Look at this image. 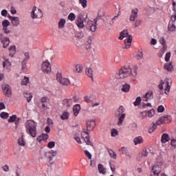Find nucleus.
<instances>
[{
  "label": "nucleus",
  "instance_id": "1",
  "mask_svg": "<svg viewBox=\"0 0 176 176\" xmlns=\"http://www.w3.org/2000/svg\"><path fill=\"white\" fill-rule=\"evenodd\" d=\"M138 71V67L135 66L133 69H131L130 66L122 67L116 74V79H124V78H134L137 76V72Z\"/></svg>",
  "mask_w": 176,
  "mask_h": 176
},
{
  "label": "nucleus",
  "instance_id": "2",
  "mask_svg": "<svg viewBox=\"0 0 176 176\" xmlns=\"http://www.w3.org/2000/svg\"><path fill=\"white\" fill-rule=\"evenodd\" d=\"M36 126H38V123L34 121V120H27L25 123L26 133L32 137V138H35V137H36V134H38Z\"/></svg>",
  "mask_w": 176,
  "mask_h": 176
},
{
  "label": "nucleus",
  "instance_id": "3",
  "mask_svg": "<svg viewBox=\"0 0 176 176\" xmlns=\"http://www.w3.org/2000/svg\"><path fill=\"white\" fill-rule=\"evenodd\" d=\"M124 38H126V39L124 40L125 46L123 49H130L133 41V36L129 35V31L127 30H124L120 33L119 39H123Z\"/></svg>",
  "mask_w": 176,
  "mask_h": 176
},
{
  "label": "nucleus",
  "instance_id": "4",
  "mask_svg": "<svg viewBox=\"0 0 176 176\" xmlns=\"http://www.w3.org/2000/svg\"><path fill=\"white\" fill-rule=\"evenodd\" d=\"M115 115L118 118V126H122L123 124V121L124 120V118H126V113H124V107L123 106H120L118 109L115 113Z\"/></svg>",
  "mask_w": 176,
  "mask_h": 176
},
{
  "label": "nucleus",
  "instance_id": "5",
  "mask_svg": "<svg viewBox=\"0 0 176 176\" xmlns=\"http://www.w3.org/2000/svg\"><path fill=\"white\" fill-rule=\"evenodd\" d=\"M56 80L60 83V85H62V86H69L71 85V81L69 79L67 78H63V74L61 72H58L56 74Z\"/></svg>",
  "mask_w": 176,
  "mask_h": 176
},
{
  "label": "nucleus",
  "instance_id": "6",
  "mask_svg": "<svg viewBox=\"0 0 176 176\" xmlns=\"http://www.w3.org/2000/svg\"><path fill=\"white\" fill-rule=\"evenodd\" d=\"M43 16V13H42V10H41V9L36 8V6L32 8L31 12L32 19H41Z\"/></svg>",
  "mask_w": 176,
  "mask_h": 176
},
{
  "label": "nucleus",
  "instance_id": "7",
  "mask_svg": "<svg viewBox=\"0 0 176 176\" xmlns=\"http://www.w3.org/2000/svg\"><path fill=\"white\" fill-rule=\"evenodd\" d=\"M41 70L44 74H50L52 72V67H50V63L48 60H45L41 64Z\"/></svg>",
  "mask_w": 176,
  "mask_h": 176
},
{
  "label": "nucleus",
  "instance_id": "8",
  "mask_svg": "<svg viewBox=\"0 0 176 176\" xmlns=\"http://www.w3.org/2000/svg\"><path fill=\"white\" fill-rule=\"evenodd\" d=\"M170 122H171V117L168 115H165L160 118V120H158L156 122V124H157V126H160V124H163L164 123L168 124V123H170Z\"/></svg>",
  "mask_w": 176,
  "mask_h": 176
},
{
  "label": "nucleus",
  "instance_id": "9",
  "mask_svg": "<svg viewBox=\"0 0 176 176\" xmlns=\"http://www.w3.org/2000/svg\"><path fill=\"white\" fill-rule=\"evenodd\" d=\"M3 93L6 97H12V87L8 84L3 85L1 87Z\"/></svg>",
  "mask_w": 176,
  "mask_h": 176
},
{
  "label": "nucleus",
  "instance_id": "10",
  "mask_svg": "<svg viewBox=\"0 0 176 176\" xmlns=\"http://www.w3.org/2000/svg\"><path fill=\"white\" fill-rule=\"evenodd\" d=\"M57 156V151L51 150L45 153V157L50 159V164H53V157Z\"/></svg>",
  "mask_w": 176,
  "mask_h": 176
},
{
  "label": "nucleus",
  "instance_id": "11",
  "mask_svg": "<svg viewBox=\"0 0 176 176\" xmlns=\"http://www.w3.org/2000/svg\"><path fill=\"white\" fill-rule=\"evenodd\" d=\"M76 24L80 29L85 28V23H83V15H82V14L78 15Z\"/></svg>",
  "mask_w": 176,
  "mask_h": 176
},
{
  "label": "nucleus",
  "instance_id": "12",
  "mask_svg": "<svg viewBox=\"0 0 176 176\" xmlns=\"http://www.w3.org/2000/svg\"><path fill=\"white\" fill-rule=\"evenodd\" d=\"M85 134L87 135L85 138L83 137ZM81 135H82V138H84V141L85 142H86L87 145H91V146H92L93 148L94 146L93 145V144H91V142L90 141V135H89V131L82 132Z\"/></svg>",
  "mask_w": 176,
  "mask_h": 176
},
{
  "label": "nucleus",
  "instance_id": "13",
  "mask_svg": "<svg viewBox=\"0 0 176 176\" xmlns=\"http://www.w3.org/2000/svg\"><path fill=\"white\" fill-rule=\"evenodd\" d=\"M162 173V168L157 165H155L153 166L151 176H159V174Z\"/></svg>",
  "mask_w": 176,
  "mask_h": 176
},
{
  "label": "nucleus",
  "instance_id": "14",
  "mask_svg": "<svg viewBox=\"0 0 176 176\" xmlns=\"http://www.w3.org/2000/svg\"><path fill=\"white\" fill-rule=\"evenodd\" d=\"M94 127H96V121L94 120H89L87 122V131H93Z\"/></svg>",
  "mask_w": 176,
  "mask_h": 176
},
{
  "label": "nucleus",
  "instance_id": "15",
  "mask_svg": "<svg viewBox=\"0 0 176 176\" xmlns=\"http://www.w3.org/2000/svg\"><path fill=\"white\" fill-rule=\"evenodd\" d=\"M0 38H1V43H3V47H4V49H6V47L9 46V43L10 41L8 37L3 36V34L0 35Z\"/></svg>",
  "mask_w": 176,
  "mask_h": 176
},
{
  "label": "nucleus",
  "instance_id": "16",
  "mask_svg": "<svg viewBox=\"0 0 176 176\" xmlns=\"http://www.w3.org/2000/svg\"><path fill=\"white\" fill-rule=\"evenodd\" d=\"M87 28H89L91 32H96L97 30V23L93 24L91 21L87 22V24L85 25Z\"/></svg>",
  "mask_w": 176,
  "mask_h": 176
},
{
  "label": "nucleus",
  "instance_id": "17",
  "mask_svg": "<svg viewBox=\"0 0 176 176\" xmlns=\"http://www.w3.org/2000/svg\"><path fill=\"white\" fill-rule=\"evenodd\" d=\"M138 17V9L131 10V15L129 16L130 21H135V19Z\"/></svg>",
  "mask_w": 176,
  "mask_h": 176
},
{
  "label": "nucleus",
  "instance_id": "18",
  "mask_svg": "<svg viewBox=\"0 0 176 176\" xmlns=\"http://www.w3.org/2000/svg\"><path fill=\"white\" fill-rule=\"evenodd\" d=\"M13 27H19L20 25V19L19 16H10Z\"/></svg>",
  "mask_w": 176,
  "mask_h": 176
},
{
  "label": "nucleus",
  "instance_id": "19",
  "mask_svg": "<svg viewBox=\"0 0 176 176\" xmlns=\"http://www.w3.org/2000/svg\"><path fill=\"white\" fill-rule=\"evenodd\" d=\"M164 69L168 71V72H173V71H174V66H173V62L166 63L164 65Z\"/></svg>",
  "mask_w": 176,
  "mask_h": 176
},
{
  "label": "nucleus",
  "instance_id": "20",
  "mask_svg": "<svg viewBox=\"0 0 176 176\" xmlns=\"http://www.w3.org/2000/svg\"><path fill=\"white\" fill-rule=\"evenodd\" d=\"M47 138H49V135L47 133H43L37 138L36 141L38 142H42V141H46Z\"/></svg>",
  "mask_w": 176,
  "mask_h": 176
},
{
  "label": "nucleus",
  "instance_id": "21",
  "mask_svg": "<svg viewBox=\"0 0 176 176\" xmlns=\"http://www.w3.org/2000/svg\"><path fill=\"white\" fill-rule=\"evenodd\" d=\"M80 111V104H77L75 106H74L73 112H74V116H78V115H79Z\"/></svg>",
  "mask_w": 176,
  "mask_h": 176
},
{
  "label": "nucleus",
  "instance_id": "22",
  "mask_svg": "<svg viewBox=\"0 0 176 176\" xmlns=\"http://www.w3.org/2000/svg\"><path fill=\"white\" fill-rule=\"evenodd\" d=\"M73 102L72 99H64L63 100V105H66V107H72Z\"/></svg>",
  "mask_w": 176,
  "mask_h": 176
},
{
  "label": "nucleus",
  "instance_id": "23",
  "mask_svg": "<svg viewBox=\"0 0 176 176\" xmlns=\"http://www.w3.org/2000/svg\"><path fill=\"white\" fill-rule=\"evenodd\" d=\"M10 52V57H14L16 54V46L15 45H11L9 48Z\"/></svg>",
  "mask_w": 176,
  "mask_h": 176
},
{
  "label": "nucleus",
  "instance_id": "24",
  "mask_svg": "<svg viewBox=\"0 0 176 176\" xmlns=\"http://www.w3.org/2000/svg\"><path fill=\"white\" fill-rule=\"evenodd\" d=\"M170 141V137L168 136V134L164 133L162 136L161 142L162 144H166V142Z\"/></svg>",
  "mask_w": 176,
  "mask_h": 176
},
{
  "label": "nucleus",
  "instance_id": "25",
  "mask_svg": "<svg viewBox=\"0 0 176 176\" xmlns=\"http://www.w3.org/2000/svg\"><path fill=\"white\" fill-rule=\"evenodd\" d=\"M175 25L174 24V22L169 21L168 25V30L170 32H174L175 31Z\"/></svg>",
  "mask_w": 176,
  "mask_h": 176
},
{
  "label": "nucleus",
  "instance_id": "26",
  "mask_svg": "<svg viewBox=\"0 0 176 176\" xmlns=\"http://www.w3.org/2000/svg\"><path fill=\"white\" fill-rule=\"evenodd\" d=\"M85 74L87 76H89V78H91V79H93V69L91 67H87L85 69Z\"/></svg>",
  "mask_w": 176,
  "mask_h": 176
},
{
  "label": "nucleus",
  "instance_id": "27",
  "mask_svg": "<svg viewBox=\"0 0 176 176\" xmlns=\"http://www.w3.org/2000/svg\"><path fill=\"white\" fill-rule=\"evenodd\" d=\"M10 65L12 64L9 62V60L6 59L5 61H3V68H6L8 71L10 70Z\"/></svg>",
  "mask_w": 176,
  "mask_h": 176
},
{
  "label": "nucleus",
  "instance_id": "28",
  "mask_svg": "<svg viewBox=\"0 0 176 176\" xmlns=\"http://www.w3.org/2000/svg\"><path fill=\"white\" fill-rule=\"evenodd\" d=\"M118 19H119V13L118 14V15L115 16L111 19L109 22V25H111V27H112L113 25H115V23H116V21H118Z\"/></svg>",
  "mask_w": 176,
  "mask_h": 176
},
{
  "label": "nucleus",
  "instance_id": "29",
  "mask_svg": "<svg viewBox=\"0 0 176 176\" xmlns=\"http://www.w3.org/2000/svg\"><path fill=\"white\" fill-rule=\"evenodd\" d=\"M144 101H148V100H152L153 98V95L152 94V92L149 93L147 92L146 94L144 96Z\"/></svg>",
  "mask_w": 176,
  "mask_h": 176
},
{
  "label": "nucleus",
  "instance_id": "30",
  "mask_svg": "<svg viewBox=\"0 0 176 176\" xmlns=\"http://www.w3.org/2000/svg\"><path fill=\"white\" fill-rule=\"evenodd\" d=\"M130 90V85L129 84H124L122 85V88L121 89V91H123V93H128Z\"/></svg>",
  "mask_w": 176,
  "mask_h": 176
},
{
  "label": "nucleus",
  "instance_id": "31",
  "mask_svg": "<svg viewBox=\"0 0 176 176\" xmlns=\"http://www.w3.org/2000/svg\"><path fill=\"white\" fill-rule=\"evenodd\" d=\"M17 143L20 146H25V142H24V135H22L21 138L18 140Z\"/></svg>",
  "mask_w": 176,
  "mask_h": 176
},
{
  "label": "nucleus",
  "instance_id": "32",
  "mask_svg": "<svg viewBox=\"0 0 176 176\" xmlns=\"http://www.w3.org/2000/svg\"><path fill=\"white\" fill-rule=\"evenodd\" d=\"M69 113H68V111L63 112L60 116V119H62V120H67L69 119Z\"/></svg>",
  "mask_w": 176,
  "mask_h": 176
},
{
  "label": "nucleus",
  "instance_id": "33",
  "mask_svg": "<svg viewBox=\"0 0 176 176\" xmlns=\"http://www.w3.org/2000/svg\"><path fill=\"white\" fill-rule=\"evenodd\" d=\"M98 168L99 173L100 174H105L107 173V171L104 168V166L102 164H98Z\"/></svg>",
  "mask_w": 176,
  "mask_h": 176
},
{
  "label": "nucleus",
  "instance_id": "34",
  "mask_svg": "<svg viewBox=\"0 0 176 176\" xmlns=\"http://www.w3.org/2000/svg\"><path fill=\"white\" fill-rule=\"evenodd\" d=\"M109 155L112 157V159H116V153L113 151V150L111 148H107Z\"/></svg>",
  "mask_w": 176,
  "mask_h": 176
},
{
  "label": "nucleus",
  "instance_id": "35",
  "mask_svg": "<svg viewBox=\"0 0 176 176\" xmlns=\"http://www.w3.org/2000/svg\"><path fill=\"white\" fill-rule=\"evenodd\" d=\"M65 19H61L59 22H58V28L63 29L64 28L65 25Z\"/></svg>",
  "mask_w": 176,
  "mask_h": 176
},
{
  "label": "nucleus",
  "instance_id": "36",
  "mask_svg": "<svg viewBox=\"0 0 176 176\" xmlns=\"http://www.w3.org/2000/svg\"><path fill=\"white\" fill-rule=\"evenodd\" d=\"M166 52H167V48H166V47H162L158 54V57H160V58H162V57H163V55L166 53Z\"/></svg>",
  "mask_w": 176,
  "mask_h": 176
},
{
  "label": "nucleus",
  "instance_id": "37",
  "mask_svg": "<svg viewBox=\"0 0 176 176\" xmlns=\"http://www.w3.org/2000/svg\"><path fill=\"white\" fill-rule=\"evenodd\" d=\"M41 102H42V107L43 108H46L47 107V104H46V102H47V98L43 97L41 98Z\"/></svg>",
  "mask_w": 176,
  "mask_h": 176
},
{
  "label": "nucleus",
  "instance_id": "38",
  "mask_svg": "<svg viewBox=\"0 0 176 176\" xmlns=\"http://www.w3.org/2000/svg\"><path fill=\"white\" fill-rule=\"evenodd\" d=\"M133 142L135 145L137 144H142V138L141 136L137 137L134 139Z\"/></svg>",
  "mask_w": 176,
  "mask_h": 176
},
{
  "label": "nucleus",
  "instance_id": "39",
  "mask_svg": "<svg viewBox=\"0 0 176 176\" xmlns=\"http://www.w3.org/2000/svg\"><path fill=\"white\" fill-rule=\"evenodd\" d=\"M24 97L27 98L28 102H30L32 100V95L28 92L24 93Z\"/></svg>",
  "mask_w": 176,
  "mask_h": 176
},
{
  "label": "nucleus",
  "instance_id": "40",
  "mask_svg": "<svg viewBox=\"0 0 176 176\" xmlns=\"http://www.w3.org/2000/svg\"><path fill=\"white\" fill-rule=\"evenodd\" d=\"M30 83V78L25 76V78L23 79L21 82L22 86H27Z\"/></svg>",
  "mask_w": 176,
  "mask_h": 176
},
{
  "label": "nucleus",
  "instance_id": "41",
  "mask_svg": "<svg viewBox=\"0 0 176 176\" xmlns=\"http://www.w3.org/2000/svg\"><path fill=\"white\" fill-rule=\"evenodd\" d=\"M160 43L161 45H162L163 47H165V49H167V44H166V39L164 38V37H161L160 38Z\"/></svg>",
  "mask_w": 176,
  "mask_h": 176
},
{
  "label": "nucleus",
  "instance_id": "42",
  "mask_svg": "<svg viewBox=\"0 0 176 176\" xmlns=\"http://www.w3.org/2000/svg\"><path fill=\"white\" fill-rule=\"evenodd\" d=\"M157 127V126L156 125V124L155 122H152V127H151L149 129L148 133H153V131H155Z\"/></svg>",
  "mask_w": 176,
  "mask_h": 176
},
{
  "label": "nucleus",
  "instance_id": "43",
  "mask_svg": "<svg viewBox=\"0 0 176 176\" xmlns=\"http://www.w3.org/2000/svg\"><path fill=\"white\" fill-rule=\"evenodd\" d=\"M141 101H142L141 97L139 96L136 98V100L133 102V104L135 105V107H138V105L141 104Z\"/></svg>",
  "mask_w": 176,
  "mask_h": 176
},
{
  "label": "nucleus",
  "instance_id": "44",
  "mask_svg": "<svg viewBox=\"0 0 176 176\" xmlns=\"http://www.w3.org/2000/svg\"><path fill=\"white\" fill-rule=\"evenodd\" d=\"M0 117L2 119H8V118H9V113H6V112H1L0 113Z\"/></svg>",
  "mask_w": 176,
  "mask_h": 176
},
{
  "label": "nucleus",
  "instance_id": "45",
  "mask_svg": "<svg viewBox=\"0 0 176 176\" xmlns=\"http://www.w3.org/2000/svg\"><path fill=\"white\" fill-rule=\"evenodd\" d=\"M17 118V116L16 115H12L8 119L9 123H13V122H15L16 119Z\"/></svg>",
  "mask_w": 176,
  "mask_h": 176
},
{
  "label": "nucleus",
  "instance_id": "46",
  "mask_svg": "<svg viewBox=\"0 0 176 176\" xmlns=\"http://www.w3.org/2000/svg\"><path fill=\"white\" fill-rule=\"evenodd\" d=\"M2 25H3V28L9 27V25H10V22H9L8 20L5 19L2 23Z\"/></svg>",
  "mask_w": 176,
  "mask_h": 176
},
{
  "label": "nucleus",
  "instance_id": "47",
  "mask_svg": "<svg viewBox=\"0 0 176 176\" xmlns=\"http://www.w3.org/2000/svg\"><path fill=\"white\" fill-rule=\"evenodd\" d=\"M143 57H144V53L142 52V51L138 52L136 56L137 60H142Z\"/></svg>",
  "mask_w": 176,
  "mask_h": 176
},
{
  "label": "nucleus",
  "instance_id": "48",
  "mask_svg": "<svg viewBox=\"0 0 176 176\" xmlns=\"http://www.w3.org/2000/svg\"><path fill=\"white\" fill-rule=\"evenodd\" d=\"M79 3L82 6V8L85 9L86 6H87V0H80Z\"/></svg>",
  "mask_w": 176,
  "mask_h": 176
},
{
  "label": "nucleus",
  "instance_id": "49",
  "mask_svg": "<svg viewBox=\"0 0 176 176\" xmlns=\"http://www.w3.org/2000/svg\"><path fill=\"white\" fill-rule=\"evenodd\" d=\"M148 117V118H152V116H155V109H152L150 111H148L147 113Z\"/></svg>",
  "mask_w": 176,
  "mask_h": 176
},
{
  "label": "nucleus",
  "instance_id": "50",
  "mask_svg": "<svg viewBox=\"0 0 176 176\" xmlns=\"http://www.w3.org/2000/svg\"><path fill=\"white\" fill-rule=\"evenodd\" d=\"M170 58H171V52L166 53L165 56V61H166V63H168V61H170Z\"/></svg>",
  "mask_w": 176,
  "mask_h": 176
},
{
  "label": "nucleus",
  "instance_id": "51",
  "mask_svg": "<svg viewBox=\"0 0 176 176\" xmlns=\"http://www.w3.org/2000/svg\"><path fill=\"white\" fill-rule=\"evenodd\" d=\"M75 14L74 13H70L68 16V19L70 20L71 21H74L75 20Z\"/></svg>",
  "mask_w": 176,
  "mask_h": 176
},
{
  "label": "nucleus",
  "instance_id": "52",
  "mask_svg": "<svg viewBox=\"0 0 176 176\" xmlns=\"http://www.w3.org/2000/svg\"><path fill=\"white\" fill-rule=\"evenodd\" d=\"M168 82H166V87L164 90L165 94H168V93H170V85H168Z\"/></svg>",
  "mask_w": 176,
  "mask_h": 176
},
{
  "label": "nucleus",
  "instance_id": "53",
  "mask_svg": "<svg viewBox=\"0 0 176 176\" xmlns=\"http://www.w3.org/2000/svg\"><path fill=\"white\" fill-rule=\"evenodd\" d=\"M82 65H76V72H82Z\"/></svg>",
  "mask_w": 176,
  "mask_h": 176
},
{
  "label": "nucleus",
  "instance_id": "54",
  "mask_svg": "<svg viewBox=\"0 0 176 176\" xmlns=\"http://www.w3.org/2000/svg\"><path fill=\"white\" fill-rule=\"evenodd\" d=\"M56 146V143L54 142H50L47 144V147L52 149V148H54Z\"/></svg>",
  "mask_w": 176,
  "mask_h": 176
},
{
  "label": "nucleus",
  "instance_id": "55",
  "mask_svg": "<svg viewBox=\"0 0 176 176\" xmlns=\"http://www.w3.org/2000/svg\"><path fill=\"white\" fill-rule=\"evenodd\" d=\"M118 130H116L115 129H112L111 137H116V135H118Z\"/></svg>",
  "mask_w": 176,
  "mask_h": 176
},
{
  "label": "nucleus",
  "instance_id": "56",
  "mask_svg": "<svg viewBox=\"0 0 176 176\" xmlns=\"http://www.w3.org/2000/svg\"><path fill=\"white\" fill-rule=\"evenodd\" d=\"M27 63V60H24V59L21 62L22 69H25V68H27V63Z\"/></svg>",
  "mask_w": 176,
  "mask_h": 176
},
{
  "label": "nucleus",
  "instance_id": "57",
  "mask_svg": "<svg viewBox=\"0 0 176 176\" xmlns=\"http://www.w3.org/2000/svg\"><path fill=\"white\" fill-rule=\"evenodd\" d=\"M157 112L159 113L164 112V106L163 105L159 106L157 108Z\"/></svg>",
  "mask_w": 176,
  "mask_h": 176
},
{
  "label": "nucleus",
  "instance_id": "58",
  "mask_svg": "<svg viewBox=\"0 0 176 176\" xmlns=\"http://www.w3.org/2000/svg\"><path fill=\"white\" fill-rule=\"evenodd\" d=\"M25 58H23L24 61H28L30 60V53L25 52L24 54Z\"/></svg>",
  "mask_w": 176,
  "mask_h": 176
},
{
  "label": "nucleus",
  "instance_id": "59",
  "mask_svg": "<svg viewBox=\"0 0 176 176\" xmlns=\"http://www.w3.org/2000/svg\"><path fill=\"white\" fill-rule=\"evenodd\" d=\"M85 35L83 34V32H78L77 34H76V36L77 38H78V39H82V38H83Z\"/></svg>",
  "mask_w": 176,
  "mask_h": 176
},
{
  "label": "nucleus",
  "instance_id": "60",
  "mask_svg": "<svg viewBox=\"0 0 176 176\" xmlns=\"http://www.w3.org/2000/svg\"><path fill=\"white\" fill-rule=\"evenodd\" d=\"M85 153L89 159H91V153H90V152H89V151H87V150L85 151Z\"/></svg>",
  "mask_w": 176,
  "mask_h": 176
},
{
  "label": "nucleus",
  "instance_id": "61",
  "mask_svg": "<svg viewBox=\"0 0 176 176\" xmlns=\"http://www.w3.org/2000/svg\"><path fill=\"white\" fill-rule=\"evenodd\" d=\"M84 101L87 103L91 102V100H90V98L89 96H85Z\"/></svg>",
  "mask_w": 176,
  "mask_h": 176
},
{
  "label": "nucleus",
  "instance_id": "62",
  "mask_svg": "<svg viewBox=\"0 0 176 176\" xmlns=\"http://www.w3.org/2000/svg\"><path fill=\"white\" fill-rule=\"evenodd\" d=\"M170 145L172 146H174V148H176V140L175 139H173L171 140Z\"/></svg>",
  "mask_w": 176,
  "mask_h": 176
},
{
  "label": "nucleus",
  "instance_id": "63",
  "mask_svg": "<svg viewBox=\"0 0 176 176\" xmlns=\"http://www.w3.org/2000/svg\"><path fill=\"white\" fill-rule=\"evenodd\" d=\"M3 31L4 34H10V30L8 29V27L6 28H3Z\"/></svg>",
  "mask_w": 176,
  "mask_h": 176
},
{
  "label": "nucleus",
  "instance_id": "64",
  "mask_svg": "<svg viewBox=\"0 0 176 176\" xmlns=\"http://www.w3.org/2000/svg\"><path fill=\"white\" fill-rule=\"evenodd\" d=\"M140 118L141 119H145L146 118V112H141Z\"/></svg>",
  "mask_w": 176,
  "mask_h": 176
}]
</instances>
